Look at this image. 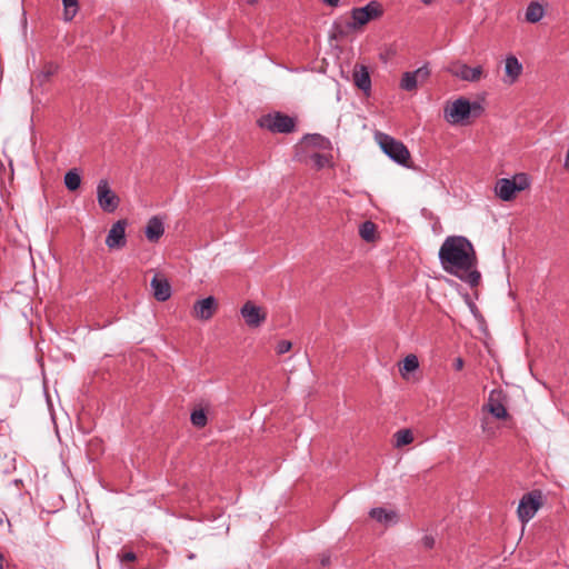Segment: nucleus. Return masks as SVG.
Here are the masks:
<instances>
[{"mask_svg":"<svg viewBox=\"0 0 569 569\" xmlns=\"http://www.w3.org/2000/svg\"><path fill=\"white\" fill-rule=\"evenodd\" d=\"M442 269L468 283L478 286L480 272L477 270V254L473 244L463 236H449L439 249Z\"/></svg>","mask_w":569,"mask_h":569,"instance_id":"nucleus-1","label":"nucleus"},{"mask_svg":"<svg viewBox=\"0 0 569 569\" xmlns=\"http://www.w3.org/2000/svg\"><path fill=\"white\" fill-rule=\"evenodd\" d=\"M383 7L380 2L372 0L363 7L352 8L350 11V20L339 30L340 36H345L351 31L361 30L370 21L381 18Z\"/></svg>","mask_w":569,"mask_h":569,"instance_id":"nucleus-2","label":"nucleus"},{"mask_svg":"<svg viewBox=\"0 0 569 569\" xmlns=\"http://www.w3.org/2000/svg\"><path fill=\"white\" fill-rule=\"evenodd\" d=\"M483 111L482 107L478 102H470L466 98H458L443 110L445 119L451 123H462L470 116L478 117Z\"/></svg>","mask_w":569,"mask_h":569,"instance_id":"nucleus-3","label":"nucleus"},{"mask_svg":"<svg viewBox=\"0 0 569 569\" xmlns=\"http://www.w3.org/2000/svg\"><path fill=\"white\" fill-rule=\"evenodd\" d=\"M375 140L381 150L398 164L408 167L410 152L408 148L399 140L383 132H376Z\"/></svg>","mask_w":569,"mask_h":569,"instance_id":"nucleus-4","label":"nucleus"},{"mask_svg":"<svg viewBox=\"0 0 569 569\" xmlns=\"http://www.w3.org/2000/svg\"><path fill=\"white\" fill-rule=\"evenodd\" d=\"M530 186V180L526 173H517L511 179H498L495 186L496 196L502 201H511L517 192L523 191Z\"/></svg>","mask_w":569,"mask_h":569,"instance_id":"nucleus-5","label":"nucleus"},{"mask_svg":"<svg viewBox=\"0 0 569 569\" xmlns=\"http://www.w3.org/2000/svg\"><path fill=\"white\" fill-rule=\"evenodd\" d=\"M261 128L271 132L289 133L295 130V119L281 112L269 113L258 120Z\"/></svg>","mask_w":569,"mask_h":569,"instance_id":"nucleus-6","label":"nucleus"},{"mask_svg":"<svg viewBox=\"0 0 569 569\" xmlns=\"http://www.w3.org/2000/svg\"><path fill=\"white\" fill-rule=\"evenodd\" d=\"M447 71L467 82H478L482 77L486 76L481 66L470 67L462 61H453L447 67Z\"/></svg>","mask_w":569,"mask_h":569,"instance_id":"nucleus-7","label":"nucleus"},{"mask_svg":"<svg viewBox=\"0 0 569 569\" xmlns=\"http://www.w3.org/2000/svg\"><path fill=\"white\" fill-rule=\"evenodd\" d=\"M541 506V493L539 491H531L523 495L518 506V517L521 522L526 523L531 520Z\"/></svg>","mask_w":569,"mask_h":569,"instance_id":"nucleus-8","label":"nucleus"},{"mask_svg":"<svg viewBox=\"0 0 569 569\" xmlns=\"http://www.w3.org/2000/svg\"><path fill=\"white\" fill-rule=\"evenodd\" d=\"M97 200L106 212H114L119 204V197L112 191L107 179H101L97 184Z\"/></svg>","mask_w":569,"mask_h":569,"instance_id":"nucleus-9","label":"nucleus"},{"mask_svg":"<svg viewBox=\"0 0 569 569\" xmlns=\"http://www.w3.org/2000/svg\"><path fill=\"white\" fill-rule=\"evenodd\" d=\"M240 313L250 328L260 327L267 319V312L263 308L257 306L252 301H247L240 309Z\"/></svg>","mask_w":569,"mask_h":569,"instance_id":"nucleus-10","label":"nucleus"},{"mask_svg":"<svg viewBox=\"0 0 569 569\" xmlns=\"http://www.w3.org/2000/svg\"><path fill=\"white\" fill-rule=\"evenodd\" d=\"M430 76L427 66H422L415 71H407L402 74L400 88L406 91H415L419 83L425 82Z\"/></svg>","mask_w":569,"mask_h":569,"instance_id":"nucleus-11","label":"nucleus"},{"mask_svg":"<svg viewBox=\"0 0 569 569\" xmlns=\"http://www.w3.org/2000/svg\"><path fill=\"white\" fill-rule=\"evenodd\" d=\"M126 220H118L109 230L106 244L109 249H121L126 246Z\"/></svg>","mask_w":569,"mask_h":569,"instance_id":"nucleus-12","label":"nucleus"},{"mask_svg":"<svg viewBox=\"0 0 569 569\" xmlns=\"http://www.w3.org/2000/svg\"><path fill=\"white\" fill-rule=\"evenodd\" d=\"M150 286L152 288L153 297L158 301L163 302L171 297V286L164 277L156 274L152 278Z\"/></svg>","mask_w":569,"mask_h":569,"instance_id":"nucleus-13","label":"nucleus"},{"mask_svg":"<svg viewBox=\"0 0 569 569\" xmlns=\"http://www.w3.org/2000/svg\"><path fill=\"white\" fill-rule=\"evenodd\" d=\"M217 308V302L213 297H207L198 300L193 306L194 315L200 320H209Z\"/></svg>","mask_w":569,"mask_h":569,"instance_id":"nucleus-14","label":"nucleus"},{"mask_svg":"<svg viewBox=\"0 0 569 569\" xmlns=\"http://www.w3.org/2000/svg\"><path fill=\"white\" fill-rule=\"evenodd\" d=\"M522 72V64L515 56H508L505 60V83L512 84L517 81Z\"/></svg>","mask_w":569,"mask_h":569,"instance_id":"nucleus-15","label":"nucleus"},{"mask_svg":"<svg viewBox=\"0 0 569 569\" xmlns=\"http://www.w3.org/2000/svg\"><path fill=\"white\" fill-rule=\"evenodd\" d=\"M353 82L363 92L368 93L371 89V79L368 68L362 64H357L353 70Z\"/></svg>","mask_w":569,"mask_h":569,"instance_id":"nucleus-16","label":"nucleus"},{"mask_svg":"<svg viewBox=\"0 0 569 569\" xmlns=\"http://www.w3.org/2000/svg\"><path fill=\"white\" fill-rule=\"evenodd\" d=\"M369 515L372 519L383 525H391L398 521L396 511L381 507L372 508Z\"/></svg>","mask_w":569,"mask_h":569,"instance_id":"nucleus-17","label":"nucleus"},{"mask_svg":"<svg viewBox=\"0 0 569 569\" xmlns=\"http://www.w3.org/2000/svg\"><path fill=\"white\" fill-rule=\"evenodd\" d=\"M146 237L149 241H158L163 234L164 228L162 221L158 217H153L148 221L146 227Z\"/></svg>","mask_w":569,"mask_h":569,"instance_id":"nucleus-18","label":"nucleus"},{"mask_svg":"<svg viewBox=\"0 0 569 569\" xmlns=\"http://www.w3.org/2000/svg\"><path fill=\"white\" fill-rule=\"evenodd\" d=\"M302 144L305 148H318V149H330V141L320 136V134H307L303 140H302Z\"/></svg>","mask_w":569,"mask_h":569,"instance_id":"nucleus-19","label":"nucleus"},{"mask_svg":"<svg viewBox=\"0 0 569 569\" xmlns=\"http://www.w3.org/2000/svg\"><path fill=\"white\" fill-rule=\"evenodd\" d=\"M545 14L543 7L538 2H530L526 10V20L530 23L539 22Z\"/></svg>","mask_w":569,"mask_h":569,"instance_id":"nucleus-20","label":"nucleus"},{"mask_svg":"<svg viewBox=\"0 0 569 569\" xmlns=\"http://www.w3.org/2000/svg\"><path fill=\"white\" fill-rule=\"evenodd\" d=\"M486 408L497 419H505L508 416L506 407L500 401L495 400L492 393L489 397Z\"/></svg>","mask_w":569,"mask_h":569,"instance_id":"nucleus-21","label":"nucleus"},{"mask_svg":"<svg viewBox=\"0 0 569 569\" xmlns=\"http://www.w3.org/2000/svg\"><path fill=\"white\" fill-rule=\"evenodd\" d=\"M395 447L401 448L413 441V435L409 429H401L395 433Z\"/></svg>","mask_w":569,"mask_h":569,"instance_id":"nucleus-22","label":"nucleus"},{"mask_svg":"<svg viewBox=\"0 0 569 569\" xmlns=\"http://www.w3.org/2000/svg\"><path fill=\"white\" fill-rule=\"evenodd\" d=\"M58 71V64L53 62H47L43 64L41 71L37 74V80L40 83L48 81Z\"/></svg>","mask_w":569,"mask_h":569,"instance_id":"nucleus-23","label":"nucleus"},{"mask_svg":"<svg viewBox=\"0 0 569 569\" xmlns=\"http://www.w3.org/2000/svg\"><path fill=\"white\" fill-rule=\"evenodd\" d=\"M81 177L76 170H69L64 174V184L70 191H74L80 187Z\"/></svg>","mask_w":569,"mask_h":569,"instance_id":"nucleus-24","label":"nucleus"},{"mask_svg":"<svg viewBox=\"0 0 569 569\" xmlns=\"http://www.w3.org/2000/svg\"><path fill=\"white\" fill-rule=\"evenodd\" d=\"M63 3V19L71 21L78 12V0H62Z\"/></svg>","mask_w":569,"mask_h":569,"instance_id":"nucleus-25","label":"nucleus"},{"mask_svg":"<svg viewBox=\"0 0 569 569\" xmlns=\"http://www.w3.org/2000/svg\"><path fill=\"white\" fill-rule=\"evenodd\" d=\"M309 161L317 169H322V168L329 166V158L325 154L317 152V151L310 152Z\"/></svg>","mask_w":569,"mask_h":569,"instance_id":"nucleus-26","label":"nucleus"},{"mask_svg":"<svg viewBox=\"0 0 569 569\" xmlns=\"http://www.w3.org/2000/svg\"><path fill=\"white\" fill-rule=\"evenodd\" d=\"M376 226L371 221L363 222L359 228L361 238L366 241H371L375 238Z\"/></svg>","mask_w":569,"mask_h":569,"instance_id":"nucleus-27","label":"nucleus"},{"mask_svg":"<svg viewBox=\"0 0 569 569\" xmlns=\"http://www.w3.org/2000/svg\"><path fill=\"white\" fill-rule=\"evenodd\" d=\"M117 557L123 569H133V567L127 566L128 562L137 560V555L133 551L122 549Z\"/></svg>","mask_w":569,"mask_h":569,"instance_id":"nucleus-28","label":"nucleus"},{"mask_svg":"<svg viewBox=\"0 0 569 569\" xmlns=\"http://www.w3.org/2000/svg\"><path fill=\"white\" fill-rule=\"evenodd\" d=\"M419 367L418 358L415 355H408L402 362V371L412 372Z\"/></svg>","mask_w":569,"mask_h":569,"instance_id":"nucleus-29","label":"nucleus"},{"mask_svg":"<svg viewBox=\"0 0 569 569\" xmlns=\"http://www.w3.org/2000/svg\"><path fill=\"white\" fill-rule=\"evenodd\" d=\"M190 419H191L192 425L196 427H199V428L204 427L207 423V416L203 410H194L191 413Z\"/></svg>","mask_w":569,"mask_h":569,"instance_id":"nucleus-30","label":"nucleus"},{"mask_svg":"<svg viewBox=\"0 0 569 569\" xmlns=\"http://www.w3.org/2000/svg\"><path fill=\"white\" fill-rule=\"evenodd\" d=\"M291 349V342L289 340H281L277 345V352L279 355L287 353Z\"/></svg>","mask_w":569,"mask_h":569,"instance_id":"nucleus-31","label":"nucleus"},{"mask_svg":"<svg viewBox=\"0 0 569 569\" xmlns=\"http://www.w3.org/2000/svg\"><path fill=\"white\" fill-rule=\"evenodd\" d=\"M421 543L422 546L426 548V549H432L436 545V540L432 536L430 535H426L422 540H421Z\"/></svg>","mask_w":569,"mask_h":569,"instance_id":"nucleus-32","label":"nucleus"},{"mask_svg":"<svg viewBox=\"0 0 569 569\" xmlns=\"http://www.w3.org/2000/svg\"><path fill=\"white\" fill-rule=\"evenodd\" d=\"M320 563L322 567H326L330 563V555L325 552L321 555V558H320Z\"/></svg>","mask_w":569,"mask_h":569,"instance_id":"nucleus-33","label":"nucleus"},{"mask_svg":"<svg viewBox=\"0 0 569 569\" xmlns=\"http://www.w3.org/2000/svg\"><path fill=\"white\" fill-rule=\"evenodd\" d=\"M453 367L456 370H461L463 368V360L462 358H457L453 362Z\"/></svg>","mask_w":569,"mask_h":569,"instance_id":"nucleus-34","label":"nucleus"},{"mask_svg":"<svg viewBox=\"0 0 569 569\" xmlns=\"http://www.w3.org/2000/svg\"><path fill=\"white\" fill-rule=\"evenodd\" d=\"M326 4L332 7V8H336L339 6L340 3V0H322Z\"/></svg>","mask_w":569,"mask_h":569,"instance_id":"nucleus-35","label":"nucleus"},{"mask_svg":"<svg viewBox=\"0 0 569 569\" xmlns=\"http://www.w3.org/2000/svg\"><path fill=\"white\" fill-rule=\"evenodd\" d=\"M563 166H565L566 169L569 170V147H568V150H567V153H566Z\"/></svg>","mask_w":569,"mask_h":569,"instance_id":"nucleus-36","label":"nucleus"},{"mask_svg":"<svg viewBox=\"0 0 569 569\" xmlns=\"http://www.w3.org/2000/svg\"><path fill=\"white\" fill-rule=\"evenodd\" d=\"M259 0H247V3L250 4V6H254L256 3H258Z\"/></svg>","mask_w":569,"mask_h":569,"instance_id":"nucleus-37","label":"nucleus"},{"mask_svg":"<svg viewBox=\"0 0 569 569\" xmlns=\"http://www.w3.org/2000/svg\"><path fill=\"white\" fill-rule=\"evenodd\" d=\"M2 562H3V557H2V555L0 553V569H3V565H2Z\"/></svg>","mask_w":569,"mask_h":569,"instance_id":"nucleus-38","label":"nucleus"},{"mask_svg":"<svg viewBox=\"0 0 569 569\" xmlns=\"http://www.w3.org/2000/svg\"><path fill=\"white\" fill-rule=\"evenodd\" d=\"M425 4H430L433 0H421Z\"/></svg>","mask_w":569,"mask_h":569,"instance_id":"nucleus-39","label":"nucleus"},{"mask_svg":"<svg viewBox=\"0 0 569 569\" xmlns=\"http://www.w3.org/2000/svg\"><path fill=\"white\" fill-rule=\"evenodd\" d=\"M193 558H194V555H193V553H190V555L188 556V559H193Z\"/></svg>","mask_w":569,"mask_h":569,"instance_id":"nucleus-40","label":"nucleus"},{"mask_svg":"<svg viewBox=\"0 0 569 569\" xmlns=\"http://www.w3.org/2000/svg\"><path fill=\"white\" fill-rule=\"evenodd\" d=\"M2 523V519L0 518V525Z\"/></svg>","mask_w":569,"mask_h":569,"instance_id":"nucleus-41","label":"nucleus"}]
</instances>
